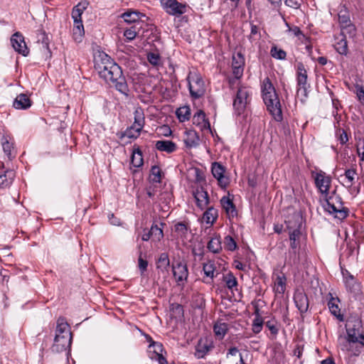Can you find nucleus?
<instances>
[{
    "mask_svg": "<svg viewBox=\"0 0 364 364\" xmlns=\"http://www.w3.org/2000/svg\"><path fill=\"white\" fill-rule=\"evenodd\" d=\"M190 228L188 224L184 222L177 223L174 225V230L177 233L178 236L182 239H186L188 235V232Z\"/></svg>",
    "mask_w": 364,
    "mask_h": 364,
    "instance_id": "33",
    "label": "nucleus"
},
{
    "mask_svg": "<svg viewBox=\"0 0 364 364\" xmlns=\"http://www.w3.org/2000/svg\"><path fill=\"white\" fill-rule=\"evenodd\" d=\"M262 95L268 111L277 122L283 119L280 101L270 80L267 77L263 81Z\"/></svg>",
    "mask_w": 364,
    "mask_h": 364,
    "instance_id": "2",
    "label": "nucleus"
},
{
    "mask_svg": "<svg viewBox=\"0 0 364 364\" xmlns=\"http://www.w3.org/2000/svg\"><path fill=\"white\" fill-rule=\"evenodd\" d=\"M341 36L342 37H346L348 34L350 37H353L355 35L356 33V28L355 26L350 23L349 24H346L341 26Z\"/></svg>",
    "mask_w": 364,
    "mask_h": 364,
    "instance_id": "41",
    "label": "nucleus"
},
{
    "mask_svg": "<svg viewBox=\"0 0 364 364\" xmlns=\"http://www.w3.org/2000/svg\"><path fill=\"white\" fill-rule=\"evenodd\" d=\"M228 330V325L226 323H221L217 321L213 326V331L215 335L220 338H223L227 333Z\"/></svg>",
    "mask_w": 364,
    "mask_h": 364,
    "instance_id": "36",
    "label": "nucleus"
},
{
    "mask_svg": "<svg viewBox=\"0 0 364 364\" xmlns=\"http://www.w3.org/2000/svg\"><path fill=\"white\" fill-rule=\"evenodd\" d=\"M361 321L359 320L348 321L346 324V328L349 342L357 343L360 336V329H361Z\"/></svg>",
    "mask_w": 364,
    "mask_h": 364,
    "instance_id": "10",
    "label": "nucleus"
},
{
    "mask_svg": "<svg viewBox=\"0 0 364 364\" xmlns=\"http://www.w3.org/2000/svg\"><path fill=\"white\" fill-rule=\"evenodd\" d=\"M210 347L206 343L199 341L196 348L195 356L197 358H203L209 352Z\"/></svg>",
    "mask_w": 364,
    "mask_h": 364,
    "instance_id": "37",
    "label": "nucleus"
},
{
    "mask_svg": "<svg viewBox=\"0 0 364 364\" xmlns=\"http://www.w3.org/2000/svg\"><path fill=\"white\" fill-rule=\"evenodd\" d=\"M311 176L314 179L316 187L318 191L325 197L329 193V189L331 184V178L324 171L320 170L318 171H311Z\"/></svg>",
    "mask_w": 364,
    "mask_h": 364,
    "instance_id": "5",
    "label": "nucleus"
},
{
    "mask_svg": "<svg viewBox=\"0 0 364 364\" xmlns=\"http://www.w3.org/2000/svg\"><path fill=\"white\" fill-rule=\"evenodd\" d=\"M342 275L343 277L344 282L346 281H350L354 279V277L351 274L347 269L342 270Z\"/></svg>",
    "mask_w": 364,
    "mask_h": 364,
    "instance_id": "63",
    "label": "nucleus"
},
{
    "mask_svg": "<svg viewBox=\"0 0 364 364\" xmlns=\"http://www.w3.org/2000/svg\"><path fill=\"white\" fill-rule=\"evenodd\" d=\"M83 13V11L80 9L77 6H75L72 11V17L74 21H82L81 16Z\"/></svg>",
    "mask_w": 364,
    "mask_h": 364,
    "instance_id": "58",
    "label": "nucleus"
},
{
    "mask_svg": "<svg viewBox=\"0 0 364 364\" xmlns=\"http://www.w3.org/2000/svg\"><path fill=\"white\" fill-rule=\"evenodd\" d=\"M172 271L178 285H183L189 274L187 264L184 261L178 260L172 264Z\"/></svg>",
    "mask_w": 364,
    "mask_h": 364,
    "instance_id": "7",
    "label": "nucleus"
},
{
    "mask_svg": "<svg viewBox=\"0 0 364 364\" xmlns=\"http://www.w3.org/2000/svg\"><path fill=\"white\" fill-rule=\"evenodd\" d=\"M139 269L141 272V274H144V272L146 271L148 267V262L141 257V252L139 255L138 259Z\"/></svg>",
    "mask_w": 364,
    "mask_h": 364,
    "instance_id": "56",
    "label": "nucleus"
},
{
    "mask_svg": "<svg viewBox=\"0 0 364 364\" xmlns=\"http://www.w3.org/2000/svg\"><path fill=\"white\" fill-rule=\"evenodd\" d=\"M32 105L31 100L26 94H20L17 95L14 101L13 106L18 109H27Z\"/></svg>",
    "mask_w": 364,
    "mask_h": 364,
    "instance_id": "21",
    "label": "nucleus"
},
{
    "mask_svg": "<svg viewBox=\"0 0 364 364\" xmlns=\"http://www.w3.org/2000/svg\"><path fill=\"white\" fill-rule=\"evenodd\" d=\"M193 124L198 127L200 131H208L212 133L210 124L205 117V114L202 110H198L193 117Z\"/></svg>",
    "mask_w": 364,
    "mask_h": 364,
    "instance_id": "17",
    "label": "nucleus"
},
{
    "mask_svg": "<svg viewBox=\"0 0 364 364\" xmlns=\"http://www.w3.org/2000/svg\"><path fill=\"white\" fill-rule=\"evenodd\" d=\"M220 204L229 216L234 217L237 215L235 205L228 196H223L220 200Z\"/></svg>",
    "mask_w": 364,
    "mask_h": 364,
    "instance_id": "23",
    "label": "nucleus"
},
{
    "mask_svg": "<svg viewBox=\"0 0 364 364\" xmlns=\"http://www.w3.org/2000/svg\"><path fill=\"white\" fill-rule=\"evenodd\" d=\"M176 114L180 122L188 120L191 117L190 108L187 106L180 107L177 109Z\"/></svg>",
    "mask_w": 364,
    "mask_h": 364,
    "instance_id": "40",
    "label": "nucleus"
},
{
    "mask_svg": "<svg viewBox=\"0 0 364 364\" xmlns=\"http://www.w3.org/2000/svg\"><path fill=\"white\" fill-rule=\"evenodd\" d=\"M193 196L196 202L197 206L200 210H204L209 204L210 199L208 193L203 187L198 188L193 191Z\"/></svg>",
    "mask_w": 364,
    "mask_h": 364,
    "instance_id": "18",
    "label": "nucleus"
},
{
    "mask_svg": "<svg viewBox=\"0 0 364 364\" xmlns=\"http://www.w3.org/2000/svg\"><path fill=\"white\" fill-rule=\"evenodd\" d=\"M339 138L338 140L341 144H345L348 141V137L344 129H339Z\"/></svg>",
    "mask_w": 364,
    "mask_h": 364,
    "instance_id": "61",
    "label": "nucleus"
},
{
    "mask_svg": "<svg viewBox=\"0 0 364 364\" xmlns=\"http://www.w3.org/2000/svg\"><path fill=\"white\" fill-rule=\"evenodd\" d=\"M347 291L351 294L352 296L356 297L361 292L360 285L355 280V279L344 282Z\"/></svg>",
    "mask_w": 364,
    "mask_h": 364,
    "instance_id": "25",
    "label": "nucleus"
},
{
    "mask_svg": "<svg viewBox=\"0 0 364 364\" xmlns=\"http://www.w3.org/2000/svg\"><path fill=\"white\" fill-rule=\"evenodd\" d=\"M211 172L215 178L217 179L218 184L222 188H226L229 184V179L224 176L225 168L218 162L212 164Z\"/></svg>",
    "mask_w": 364,
    "mask_h": 364,
    "instance_id": "11",
    "label": "nucleus"
},
{
    "mask_svg": "<svg viewBox=\"0 0 364 364\" xmlns=\"http://www.w3.org/2000/svg\"><path fill=\"white\" fill-rule=\"evenodd\" d=\"M72 338L55 335L54 343L50 348L51 351L56 353L65 351L68 348H70Z\"/></svg>",
    "mask_w": 364,
    "mask_h": 364,
    "instance_id": "13",
    "label": "nucleus"
},
{
    "mask_svg": "<svg viewBox=\"0 0 364 364\" xmlns=\"http://www.w3.org/2000/svg\"><path fill=\"white\" fill-rule=\"evenodd\" d=\"M85 34L84 26L82 21H74L73 36L75 41L80 42Z\"/></svg>",
    "mask_w": 364,
    "mask_h": 364,
    "instance_id": "29",
    "label": "nucleus"
},
{
    "mask_svg": "<svg viewBox=\"0 0 364 364\" xmlns=\"http://www.w3.org/2000/svg\"><path fill=\"white\" fill-rule=\"evenodd\" d=\"M218 210L214 208H208L203 215V221L213 225L218 218Z\"/></svg>",
    "mask_w": 364,
    "mask_h": 364,
    "instance_id": "31",
    "label": "nucleus"
},
{
    "mask_svg": "<svg viewBox=\"0 0 364 364\" xmlns=\"http://www.w3.org/2000/svg\"><path fill=\"white\" fill-rule=\"evenodd\" d=\"M302 0H285V4L291 8L297 9L300 7Z\"/></svg>",
    "mask_w": 364,
    "mask_h": 364,
    "instance_id": "59",
    "label": "nucleus"
},
{
    "mask_svg": "<svg viewBox=\"0 0 364 364\" xmlns=\"http://www.w3.org/2000/svg\"><path fill=\"white\" fill-rule=\"evenodd\" d=\"M147 60L150 64L157 66L161 64V57L159 53H149L147 54Z\"/></svg>",
    "mask_w": 364,
    "mask_h": 364,
    "instance_id": "51",
    "label": "nucleus"
},
{
    "mask_svg": "<svg viewBox=\"0 0 364 364\" xmlns=\"http://www.w3.org/2000/svg\"><path fill=\"white\" fill-rule=\"evenodd\" d=\"M338 21L341 26L346 24H349V23L351 22L349 13L345 6H343V9H341L338 13Z\"/></svg>",
    "mask_w": 364,
    "mask_h": 364,
    "instance_id": "43",
    "label": "nucleus"
},
{
    "mask_svg": "<svg viewBox=\"0 0 364 364\" xmlns=\"http://www.w3.org/2000/svg\"><path fill=\"white\" fill-rule=\"evenodd\" d=\"M140 134V132H134V129H132V127H131L129 129H127L125 132V135L129 138L136 139Z\"/></svg>",
    "mask_w": 364,
    "mask_h": 364,
    "instance_id": "62",
    "label": "nucleus"
},
{
    "mask_svg": "<svg viewBox=\"0 0 364 364\" xmlns=\"http://www.w3.org/2000/svg\"><path fill=\"white\" fill-rule=\"evenodd\" d=\"M357 154L361 161H364V139H359L357 142Z\"/></svg>",
    "mask_w": 364,
    "mask_h": 364,
    "instance_id": "55",
    "label": "nucleus"
},
{
    "mask_svg": "<svg viewBox=\"0 0 364 364\" xmlns=\"http://www.w3.org/2000/svg\"><path fill=\"white\" fill-rule=\"evenodd\" d=\"M286 281L287 278L284 274H281L277 276L274 282V291L278 294H284L286 289Z\"/></svg>",
    "mask_w": 364,
    "mask_h": 364,
    "instance_id": "28",
    "label": "nucleus"
},
{
    "mask_svg": "<svg viewBox=\"0 0 364 364\" xmlns=\"http://www.w3.org/2000/svg\"><path fill=\"white\" fill-rule=\"evenodd\" d=\"M187 81L188 90L193 98L198 99L204 95L205 92V83L199 74L190 72L187 77Z\"/></svg>",
    "mask_w": 364,
    "mask_h": 364,
    "instance_id": "4",
    "label": "nucleus"
},
{
    "mask_svg": "<svg viewBox=\"0 0 364 364\" xmlns=\"http://www.w3.org/2000/svg\"><path fill=\"white\" fill-rule=\"evenodd\" d=\"M2 147L5 154L9 159L14 157L13 144L7 139H5V141L2 142Z\"/></svg>",
    "mask_w": 364,
    "mask_h": 364,
    "instance_id": "45",
    "label": "nucleus"
},
{
    "mask_svg": "<svg viewBox=\"0 0 364 364\" xmlns=\"http://www.w3.org/2000/svg\"><path fill=\"white\" fill-rule=\"evenodd\" d=\"M12 47L18 53L23 56H27L29 50L24 41V37L19 32H16L11 38Z\"/></svg>",
    "mask_w": 364,
    "mask_h": 364,
    "instance_id": "12",
    "label": "nucleus"
},
{
    "mask_svg": "<svg viewBox=\"0 0 364 364\" xmlns=\"http://www.w3.org/2000/svg\"><path fill=\"white\" fill-rule=\"evenodd\" d=\"M336 301H339V299L338 298H333L331 294V299L328 302V309L333 316L338 318L339 321H342L343 320V316L341 314L340 309Z\"/></svg>",
    "mask_w": 364,
    "mask_h": 364,
    "instance_id": "26",
    "label": "nucleus"
},
{
    "mask_svg": "<svg viewBox=\"0 0 364 364\" xmlns=\"http://www.w3.org/2000/svg\"><path fill=\"white\" fill-rule=\"evenodd\" d=\"M256 314L257 315L252 323V331L255 333H259L262 329L264 321L262 318L258 314V309L256 310Z\"/></svg>",
    "mask_w": 364,
    "mask_h": 364,
    "instance_id": "42",
    "label": "nucleus"
},
{
    "mask_svg": "<svg viewBox=\"0 0 364 364\" xmlns=\"http://www.w3.org/2000/svg\"><path fill=\"white\" fill-rule=\"evenodd\" d=\"M294 301L301 314L308 311L309 299L304 291L297 289L294 294Z\"/></svg>",
    "mask_w": 364,
    "mask_h": 364,
    "instance_id": "16",
    "label": "nucleus"
},
{
    "mask_svg": "<svg viewBox=\"0 0 364 364\" xmlns=\"http://www.w3.org/2000/svg\"><path fill=\"white\" fill-rule=\"evenodd\" d=\"M334 47L339 54L346 55L348 50L346 38L342 37L341 39L336 43Z\"/></svg>",
    "mask_w": 364,
    "mask_h": 364,
    "instance_id": "38",
    "label": "nucleus"
},
{
    "mask_svg": "<svg viewBox=\"0 0 364 364\" xmlns=\"http://www.w3.org/2000/svg\"><path fill=\"white\" fill-rule=\"evenodd\" d=\"M265 326L270 331L272 334L277 335L278 333V328L277 326V323L274 321H268L265 322Z\"/></svg>",
    "mask_w": 364,
    "mask_h": 364,
    "instance_id": "57",
    "label": "nucleus"
},
{
    "mask_svg": "<svg viewBox=\"0 0 364 364\" xmlns=\"http://www.w3.org/2000/svg\"><path fill=\"white\" fill-rule=\"evenodd\" d=\"M151 180L155 183H160L161 180V171L157 166H154L151 169Z\"/></svg>",
    "mask_w": 364,
    "mask_h": 364,
    "instance_id": "44",
    "label": "nucleus"
},
{
    "mask_svg": "<svg viewBox=\"0 0 364 364\" xmlns=\"http://www.w3.org/2000/svg\"><path fill=\"white\" fill-rule=\"evenodd\" d=\"M161 4L166 11L171 15L178 16L186 11V5L176 0H161Z\"/></svg>",
    "mask_w": 364,
    "mask_h": 364,
    "instance_id": "9",
    "label": "nucleus"
},
{
    "mask_svg": "<svg viewBox=\"0 0 364 364\" xmlns=\"http://www.w3.org/2000/svg\"><path fill=\"white\" fill-rule=\"evenodd\" d=\"M326 200L323 205L324 210L330 214H335V217L343 220L348 215V209L343 206L341 198L338 196L325 197Z\"/></svg>",
    "mask_w": 364,
    "mask_h": 364,
    "instance_id": "3",
    "label": "nucleus"
},
{
    "mask_svg": "<svg viewBox=\"0 0 364 364\" xmlns=\"http://www.w3.org/2000/svg\"><path fill=\"white\" fill-rule=\"evenodd\" d=\"M95 68L100 76L106 82H110L122 94L129 91L122 68L107 54L100 53L95 58Z\"/></svg>",
    "mask_w": 364,
    "mask_h": 364,
    "instance_id": "1",
    "label": "nucleus"
},
{
    "mask_svg": "<svg viewBox=\"0 0 364 364\" xmlns=\"http://www.w3.org/2000/svg\"><path fill=\"white\" fill-rule=\"evenodd\" d=\"M144 124V117H143V114L139 111H136L134 113V122L133 124L132 129H134V132H141Z\"/></svg>",
    "mask_w": 364,
    "mask_h": 364,
    "instance_id": "34",
    "label": "nucleus"
},
{
    "mask_svg": "<svg viewBox=\"0 0 364 364\" xmlns=\"http://www.w3.org/2000/svg\"><path fill=\"white\" fill-rule=\"evenodd\" d=\"M55 335L72 338L70 326L63 317L58 318L55 330Z\"/></svg>",
    "mask_w": 364,
    "mask_h": 364,
    "instance_id": "19",
    "label": "nucleus"
},
{
    "mask_svg": "<svg viewBox=\"0 0 364 364\" xmlns=\"http://www.w3.org/2000/svg\"><path fill=\"white\" fill-rule=\"evenodd\" d=\"M270 53L273 58L279 60H284L287 56L286 52L282 49L278 48L277 46L272 48Z\"/></svg>",
    "mask_w": 364,
    "mask_h": 364,
    "instance_id": "47",
    "label": "nucleus"
},
{
    "mask_svg": "<svg viewBox=\"0 0 364 364\" xmlns=\"http://www.w3.org/2000/svg\"><path fill=\"white\" fill-rule=\"evenodd\" d=\"M297 93L301 92L304 96H306V85H307V73L304 65L300 63L298 64L297 68Z\"/></svg>",
    "mask_w": 364,
    "mask_h": 364,
    "instance_id": "15",
    "label": "nucleus"
},
{
    "mask_svg": "<svg viewBox=\"0 0 364 364\" xmlns=\"http://www.w3.org/2000/svg\"><path fill=\"white\" fill-rule=\"evenodd\" d=\"M14 178V173L12 171H6L0 174V188H5L11 185Z\"/></svg>",
    "mask_w": 364,
    "mask_h": 364,
    "instance_id": "32",
    "label": "nucleus"
},
{
    "mask_svg": "<svg viewBox=\"0 0 364 364\" xmlns=\"http://www.w3.org/2000/svg\"><path fill=\"white\" fill-rule=\"evenodd\" d=\"M150 232L152 237H154L157 240H160L164 237L163 230L157 225L153 224L150 228Z\"/></svg>",
    "mask_w": 364,
    "mask_h": 364,
    "instance_id": "50",
    "label": "nucleus"
},
{
    "mask_svg": "<svg viewBox=\"0 0 364 364\" xmlns=\"http://www.w3.org/2000/svg\"><path fill=\"white\" fill-rule=\"evenodd\" d=\"M151 358L157 360L159 364H168L166 359L162 354H156L155 357L151 356Z\"/></svg>",
    "mask_w": 364,
    "mask_h": 364,
    "instance_id": "64",
    "label": "nucleus"
},
{
    "mask_svg": "<svg viewBox=\"0 0 364 364\" xmlns=\"http://www.w3.org/2000/svg\"><path fill=\"white\" fill-rule=\"evenodd\" d=\"M215 269L216 267L213 262L210 261L203 264V270L206 278L208 279L207 281L204 280L205 283L209 284L213 282V278L216 276L215 274Z\"/></svg>",
    "mask_w": 364,
    "mask_h": 364,
    "instance_id": "24",
    "label": "nucleus"
},
{
    "mask_svg": "<svg viewBox=\"0 0 364 364\" xmlns=\"http://www.w3.org/2000/svg\"><path fill=\"white\" fill-rule=\"evenodd\" d=\"M144 16V14L136 11H127L122 15L124 21L129 23L137 22L141 20V17Z\"/></svg>",
    "mask_w": 364,
    "mask_h": 364,
    "instance_id": "27",
    "label": "nucleus"
},
{
    "mask_svg": "<svg viewBox=\"0 0 364 364\" xmlns=\"http://www.w3.org/2000/svg\"><path fill=\"white\" fill-rule=\"evenodd\" d=\"M224 281L228 289H232L233 287L237 286V281L236 277L232 274L228 273L224 277Z\"/></svg>",
    "mask_w": 364,
    "mask_h": 364,
    "instance_id": "46",
    "label": "nucleus"
},
{
    "mask_svg": "<svg viewBox=\"0 0 364 364\" xmlns=\"http://www.w3.org/2000/svg\"><path fill=\"white\" fill-rule=\"evenodd\" d=\"M245 67V58L241 53L232 55V73L236 80L240 79L242 75Z\"/></svg>",
    "mask_w": 364,
    "mask_h": 364,
    "instance_id": "14",
    "label": "nucleus"
},
{
    "mask_svg": "<svg viewBox=\"0 0 364 364\" xmlns=\"http://www.w3.org/2000/svg\"><path fill=\"white\" fill-rule=\"evenodd\" d=\"M155 147L157 150L168 154H171L177 149L176 144L172 141L168 140H159L156 141Z\"/></svg>",
    "mask_w": 364,
    "mask_h": 364,
    "instance_id": "22",
    "label": "nucleus"
},
{
    "mask_svg": "<svg viewBox=\"0 0 364 364\" xmlns=\"http://www.w3.org/2000/svg\"><path fill=\"white\" fill-rule=\"evenodd\" d=\"M144 160L141 151L139 149L134 151L132 153L131 164L136 168H139L143 165Z\"/></svg>",
    "mask_w": 364,
    "mask_h": 364,
    "instance_id": "39",
    "label": "nucleus"
},
{
    "mask_svg": "<svg viewBox=\"0 0 364 364\" xmlns=\"http://www.w3.org/2000/svg\"><path fill=\"white\" fill-rule=\"evenodd\" d=\"M208 249L213 253H218L222 250L220 238L218 236L212 237L208 242Z\"/></svg>",
    "mask_w": 364,
    "mask_h": 364,
    "instance_id": "35",
    "label": "nucleus"
},
{
    "mask_svg": "<svg viewBox=\"0 0 364 364\" xmlns=\"http://www.w3.org/2000/svg\"><path fill=\"white\" fill-rule=\"evenodd\" d=\"M159 132L161 135L164 136H169L172 134V131L168 125H164L159 127Z\"/></svg>",
    "mask_w": 364,
    "mask_h": 364,
    "instance_id": "60",
    "label": "nucleus"
},
{
    "mask_svg": "<svg viewBox=\"0 0 364 364\" xmlns=\"http://www.w3.org/2000/svg\"><path fill=\"white\" fill-rule=\"evenodd\" d=\"M355 94L358 100L361 102H364V87L361 85L357 84L355 86Z\"/></svg>",
    "mask_w": 364,
    "mask_h": 364,
    "instance_id": "54",
    "label": "nucleus"
},
{
    "mask_svg": "<svg viewBox=\"0 0 364 364\" xmlns=\"http://www.w3.org/2000/svg\"><path fill=\"white\" fill-rule=\"evenodd\" d=\"M170 260L168 254L166 252L161 253L156 262V268L162 272H168Z\"/></svg>",
    "mask_w": 364,
    "mask_h": 364,
    "instance_id": "30",
    "label": "nucleus"
},
{
    "mask_svg": "<svg viewBox=\"0 0 364 364\" xmlns=\"http://www.w3.org/2000/svg\"><path fill=\"white\" fill-rule=\"evenodd\" d=\"M163 350V346L160 343L152 341V343L149 345V353L152 355L151 356L155 357L156 354H161Z\"/></svg>",
    "mask_w": 364,
    "mask_h": 364,
    "instance_id": "49",
    "label": "nucleus"
},
{
    "mask_svg": "<svg viewBox=\"0 0 364 364\" xmlns=\"http://www.w3.org/2000/svg\"><path fill=\"white\" fill-rule=\"evenodd\" d=\"M357 174L355 169H347L345 171V176L348 180V186L350 187L354 183L355 176Z\"/></svg>",
    "mask_w": 364,
    "mask_h": 364,
    "instance_id": "52",
    "label": "nucleus"
},
{
    "mask_svg": "<svg viewBox=\"0 0 364 364\" xmlns=\"http://www.w3.org/2000/svg\"><path fill=\"white\" fill-rule=\"evenodd\" d=\"M136 34L137 31L135 26H132L130 28L125 30L124 33V36L128 41L134 39Z\"/></svg>",
    "mask_w": 364,
    "mask_h": 364,
    "instance_id": "53",
    "label": "nucleus"
},
{
    "mask_svg": "<svg viewBox=\"0 0 364 364\" xmlns=\"http://www.w3.org/2000/svg\"><path fill=\"white\" fill-rule=\"evenodd\" d=\"M250 96L249 91L245 87H240L237 90L235 98L233 101V107L235 113L240 115L245 110Z\"/></svg>",
    "mask_w": 364,
    "mask_h": 364,
    "instance_id": "8",
    "label": "nucleus"
},
{
    "mask_svg": "<svg viewBox=\"0 0 364 364\" xmlns=\"http://www.w3.org/2000/svg\"><path fill=\"white\" fill-rule=\"evenodd\" d=\"M224 247L228 250L233 251L237 248V243L231 236L227 235L224 238Z\"/></svg>",
    "mask_w": 364,
    "mask_h": 364,
    "instance_id": "48",
    "label": "nucleus"
},
{
    "mask_svg": "<svg viewBox=\"0 0 364 364\" xmlns=\"http://www.w3.org/2000/svg\"><path fill=\"white\" fill-rule=\"evenodd\" d=\"M200 141L198 133L194 130H187L184 133L183 142L186 147L193 148L198 145Z\"/></svg>",
    "mask_w": 364,
    "mask_h": 364,
    "instance_id": "20",
    "label": "nucleus"
},
{
    "mask_svg": "<svg viewBox=\"0 0 364 364\" xmlns=\"http://www.w3.org/2000/svg\"><path fill=\"white\" fill-rule=\"evenodd\" d=\"M295 224L291 225L290 220L286 221L287 227L289 230V235L290 240V247L295 250L299 246V240L301 236V218L298 215L294 216Z\"/></svg>",
    "mask_w": 364,
    "mask_h": 364,
    "instance_id": "6",
    "label": "nucleus"
}]
</instances>
